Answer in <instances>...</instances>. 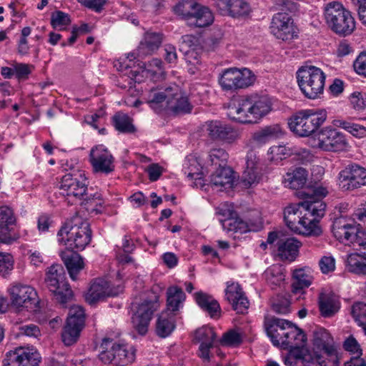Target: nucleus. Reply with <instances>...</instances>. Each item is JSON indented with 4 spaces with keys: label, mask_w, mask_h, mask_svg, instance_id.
<instances>
[{
    "label": "nucleus",
    "mask_w": 366,
    "mask_h": 366,
    "mask_svg": "<svg viewBox=\"0 0 366 366\" xmlns=\"http://www.w3.org/2000/svg\"><path fill=\"white\" fill-rule=\"evenodd\" d=\"M176 15L191 27L203 28L210 26L214 19L212 11L194 0H182L174 7Z\"/></svg>",
    "instance_id": "nucleus-7"
},
{
    "label": "nucleus",
    "mask_w": 366,
    "mask_h": 366,
    "mask_svg": "<svg viewBox=\"0 0 366 366\" xmlns=\"http://www.w3.org/2000/svg\"><path fill=\"white\" fill-rule=\"evenodd\" d=\"M122 287L114 286L106 276L94 278L86 292L85 300L89 305H94L107 297L117 296L122 292Z\"/></svg>",
    "instance_id": "nucleus-18"
},
{
    "label": "nucleus",
    "mask_w": 366,
    "mask_h": 366,
    "mask_svg": "<svg viewBox=\"0 0 366 366\" xmlns=\"http://www.w3.org/2000/svg\"><path fill=\"white\" fill-rule=\"evenodd\" d=\"M60 257L69 274H77L84 267L83 258L76 252L62 251Z\"/></svg>",
    "instance_id": "nucleus-37"
},
{
    "label": "nucleus",
    "mask_w": 366,
    "mask_h": 366,
    "mask_svg": "<svg viewBox=\"0 0 366 366\" xmlns=\"http://www.w3.org/2000/svg\"><path fill=\"white\" fill-rule=\"evenodd\" d=\"M226 300L238 314H246L249 302L238 283L228 284L225 290Z\"/></svg>",
    "instance_id": "nucleus-25"
},
{
    "label": "nucleus",
    "mask_w": 366,
    "mask_h": 366,
    "mask_svg": "<svg viewBox=\"0 0 366 366\" xmlns=\"http://www.w3.org/2000/svg\"><path fill=\"white\" fill-rule=\"evenodd\" d=\"M351 313L359 326L366 325V304L363 302L354 304Z\"/></svg>",
    "instance_id": "nucleus-47"
},
{
    "label": "nucleus",
    "mask_w": 366,
    "mask_h": 366,
    "mask_svg": "<svg viewBox=\"0 0 366 366\" xmlns=\"http://www.w3.org/2000/svg\"><path fill=\"white\" fill-rule=\"evenodd\" d=\"M233 1V0H215V6L222 14L229 16Z\"/></svg>",
    "instance_id": "nucleus-64"
},
{
    "label": "nucleus",
    "mask_w": 366,
    "mask_h": 366,
    "mask_svg": "<svg viewBox=\"0 0 366 366\" xmlns=\"http://www.w3.org/2000/svg\"><path fill=\"white\" fill-rule=\"evenodd\" d=\"M343 347L353 355L350 360L352 358H360L362 354L360 344L353 336H350L345 340Z\"/></svg>",
    "instance_id": "nucleus-51"
},
{
    "label": "nucleus",
    "mask_w": 366,
    "mask_h": 366,
    "mask_svg": "<svg viewBox=\"0 0 366 366\" xmlns=\"http://www.w3.org/2000/svg\"><path fill=\"white\" fill-rule=\"evenodd\" d=\"M256 76L247 68L230 67L224 69L219 76L221 89L225 92H236L252 86Z\"/></svg>",
    "instance_id": "nucleus-17"
},
{
    "label": "nucleus",
    "mask_w": 366,
    "mask_h": 366,
    "mask_svg": "<svg viewBox=\"0 0 366 366\" xmlns=\"http://www.w3.org/2000/svg\"><path fill=\"white\" fill-rule=\"evenodd\" d=\"M307 179V171L304 168L298 167L296 168L292 173H287L284 183L285 187H288L292 189L298 190L301 189L302 190L298 192V195L300 196V192L305 191L312 193V189H316V188H304ZM319 188L320 187H317V189Z\"/></svg>",
    "instance_id": "nucleus-31"
},
{
    "label": "nucleus",
    "mask_w": 366,
    "mask_h": 366,
    "mask_svg": "<svg viewBox=\"0 0 366 366\" xmlns=\"http://www.w3.org/2000/svg\"><path fill=\"white\" fill-rule=\"evenodd\" d=\"M327 114L325 109H302L289 119L292 132L300 137H309L317 131L326 121Z\"/></svg>",
    "instance_id": "nucleus-8"
},
{
    "label": "nucleus",
    "mask_w": 366,
    "mask_h": 366,
    "mask_svg": "<svg viewBox=\"0 0 366 366\" xmlns=\"http://www.w3.org/2000/svg\"><path fill=\"white\" fill-rule=\"evenodd\" d=\"M332 230L339 241L353 247H360V249L365 250L364 254L366 255V232L359 224L356 225L347 218L340 217L335 219Z\"/></svg>",
    "instance_id": "nucleus-13"
},
{
    "label": "nucleus",
    "mask_w": 366,
    "mask_h": 366,
    "mask_svg": "<svg viewBox=\"0 0 366 366\" xmlns=\"http://www.w3.org/2000/svg\"><path fill=\"white\" fill-rule=\"evenodd\" d=\"M16 357L19 366H39L41 357L34 348H17Z\"/></svg>",
    "instance_id": "nucleus-38"
},
{
    "label": "nucleus",
    "mask_w": 366,
    "mask_h": 366,
    "mask_svg": "<svg viewBox=\"0 0 366 366\" xmlns=\"http://www.w3.org/2000/svg\"><path fill=\"white\" fill-rule=\"evenodd\" d=\"M113 123L115 128L121 132L131 133L134 132L132 119L124 113L115 114L113 117Z\"/></svg>",
    "instance_id": "nucleus-43"
},
{
    "label": "nucleus",
    "mask_w": 366,
    "mask_h": 366,
    "mask_svg": "<svg viewBox=\"0 0 366 366\" xmlns=\"http://www.w3.org/2000/svg\"><path fill=\"white\" fill-rule=\"evenodd\" d=\"M232 9L230 11L229 16L232 17H239L247 16L249 11L250 8L249 4L244 0H233Z\"/></svg>",
    "instance_id": "nucleus-50"
},
{
    "label": "nucleus",
    "mask_w": 366,
    "mask_h": 366,
    "mask_svg": "<svg viewBox=\"0 0 366 366\" xmlns=\"http://www.w3.org/2000/svg\"><path fill=\"white\" fill-rule=\"evenodd\" d=\"M14 258L9 253L0 252V272L11 271L14 267Z\"/></svg>",
    "instance_id": "nucleus-60"
},
{
    "label": "nucleus",
    "mask_w": 366,
    "mask_h": 366,
    "mask_svg": "<svg viewBox=\"0 0 366 366\" xmlns=\"http://www.w3.org/2000/svg\"><path fill=\"white\" fill-rule=\"evenodd\" d=\"M276 38L282 41H290L298 36L299 30L290 15L282 16L281 13L276 14Z\"/></svg>",
    "instance_id": "nucleus-27"
},
{
    "label": "nucleus",
    "mask_w": 366,
    "mask_h": 366,
    "mask_svg": "<svg viewBox=\"0 0 366 366\" xmlns=\"http://www.w3.org/2000/svg\"><path fill=\"white\" fill-rule=\"evenodd\" d=\"M295 335H291L290 340H285L290 348L283 360L287 366H315L312 352L303 345L306 342V335L296 326Z\"/></svg>",
    "instance_id": "nucleus-10"
},
{
    "label": "nucleus",
    "mask_w": 366,
    "mask_h": 366,
    "mask_svg": "<svg viewBox=\"0 0 366 366\" xmlns=\"http://www.w3.org/2000/svg\"><path fill=\"white\" fill-rule=\"evenodd\" d=\"M298 85L308 99H315L323 93L325 75L318 67L302 66L297 71Z\"/></svg>",
    "instance_id": "nucleus-11"
},
{
    "label": "nucleus",
    "mask_w": 366,
    "mask_h": 366,
    "mask_svg": "<svg viewBox=\"0 0 366 366\" xmlns=\"http://www.w3.org/2000/svg\"><path fill=\"white\" fill-rule=\"evenodd\" d=\"M319 308L324 317H332L340 309L339 302L332 296L320 294L319 297Z\"/></svg>",
    "instance_id": "nucleus-39"
},
{
    "label": "nucleus",
    "mask_w": 366,
    "mask_h": 366,
    "mask_svg": "<svg viewBox=\"0 0 366 366\" xmlns=\"http://www.w3.org/2000/svg\"><path fill=\"white\" fill-rule=\"evenodd\" d=\"M159 295L155 288H152L144 294L140 302L132 304V324L139 335H144L147 333L149 322L159 307Z\"/></svg>",
    "instance_id": "nucleus-6"
},
{
    "label": "nucleus",
    "mask_w": 366,
    "mask_h": 366,
    "mask_svg": "<svg viewBox=\"0 0 366 366\" xmlns=\"http://www.w3.org/2000/svg\"><path fill=\"white\" fill-rule=\"evenodd\" d=\"M81 330V328L66 323L61 332V340L64 344L66 346H71L76 343Z\"/></svg>",
    "instance_id": "nucleus-44"
},
{
    "label": "nucleus",
    "mask_w": 366,
    "mask_h": 366,
    "mask_svg": "<svg viewBox=\"0 0 366 366\" xmlns=\"http://www.w3.org/2000/svg\"><path fill=\"white\" fill-rule=\"evenodd\" d=\"M86 314L84 309L79 305H74L69 308L66 324L83 329L85 325Z\"/></svg>",
    "instance_id": "nucleus-42"
},
{
    "label": "nucleus",
    "mask_w": 366,
    "mask_h": 366,
    "mask_svg": "<svg viewBox=\"0 0 366 366\" xmlns=\"http://www.w3.org/2000/svg\"><path fill=\"white\" fill-rule=\"evenodd\" d=\"M346 267L349 272L356 274H366V259L357 253L348 255Z\"/></svg>",
    "instance_id": "nucleus-41"
},
{
    "label": "nucleus",
    "mask_w": 366,
    "mask_h": 366,
    "mask_svg": "<svg viewBox=\"0 0 366 366\" xmlns=\"http://www.w3.org/2000/svg\"><path fill=\"white\" fill-rule=\"evenodd\" d=\"M193 341L194 343L199 344V357L209 362L210 349L219 344V340L214 328L209 326L198 328L194 332Z\"/></svg>",
    "instance_id": "nucleus-22"
},
{
    "label": "nucleus",
    "mask_w": 366,
    "mask_h": 366,
    "mask_svg": "<svg viewBox=\"0 0 366 366\" xmlns=\"http://www.w3.org/2000/svg\"><path fill=\"white\" fill-rule=\"evenodd\" d=\"M319 266L323 274L332 272L335 269V259L332 256H324L319 261Z\"/></svg>",
    "instance_id": "nucleus-57"
},
{
    "label": "nucleus",
    "mask_w": 366,
    "mask_h": 366,
    "mask_svg": "<svg viewBox=\"0 0 366 366\" xmlns=\"http://www.w3.org/2000/svg\"><path fill=\"white\" fill-rule=\"evenodd\" d=\"M296 325L287 320L276 317V346L288 348V343L291 335H295Z\"/></svg>",
    "instance_id": "nucleus-33"
},
{
    "label": "nucleus",
    "mask_w": 366,
    "mask_h": 366,
    "mask_svg": "<svg viewBox=\"0 0 366 366\" xmlns=\"http://www.w3.org/2000/svg\"><path fill=\"white\" fill-rule=\"evenodd\" d=\"M100 348L102 351L99 357L104 364L124 366L134 361V350L132 347L128 349L127 345L117 343L112 339L104 338Z\"/></svg>",
    "instance_id": "nucleus-16"
},
{
    "label": "nucleus",
    "mask_w": 366,
    "mask_h": 366,
    "mask_svg": "<svg viewBox=\"0 0 366 366\" xmlns=\"http://www.w3.org/2000/svg\"><path fill=\"white\" fill-rule=\"evenodd\" d=\"M15 222L16 218L13 210L7 206L0 207V228L1 229H8Z\"/></svg>",
    "instance_id": "nucleus-46"
},
{
    "label": "nucleus",
    "mask_w": 366,
    "mask_h": 366,
    "mask_svg": "<svg viewBox=\"0 0 366 366\" xmlns=\"http://www.w3.org/2000/svg\"><path fill=\"white\" fill-rule=\"evenodd\" d=\"M317 137L318 147L326 152L342 151L347 145L345 135L330 127L320 129L317 132Z\"/></svg>",
    "instance_id": "nucleus-20"
},
{
    "label": "nucleus",
    "mask_w": 366,
    "mask_h": 366,
    "mask_svg": "<svg viewBox=\"0 0 366 366\" xmlns=\"http://www.w3.org/2000/svg\"><path fill=\"white\" fill-rule=\"evenodd\" d=\"M272 108L267 95L252 94L233 99L228 107V117L244 124H255L267 115Z\"/></svg>",
    "instance_id": "nucleus-2"
},
{
    "label": "nucleus",
    "mask_w": 366,
    "mask_h": 366,
    "mask_svg": "<svg viewBox=\"0 0 366 366\" xmlns=\"http://www.w3.org/2000/svg\"><path fill=\"white\" fill-rule=\"evenodd\" d=\"M45 282L56 301L60 305H64L72 298L73 292L65 276H47Z\"/></svg>",
    "instance_id": "nucleus-24"
},
{
    "label": "nucleus",
    "mask_w": 366,
    "mask_h": 366,
    "mask_svg": "<svg viewBox=\"0 0 366 366\" xmlns=\"http://www.w3.org/2000/svg\"><path fill=\"white\" fill-rule=\"evenodd\" d=\"M89 162L94 172L108 174L114 169V158L102 145L94 147L90 152Z\"/></svg>",
    "instance_id": "nucleus-21"
},
{
    "label": "nucleus",
    "mask_w": 366,
    "mask_h": 366,
    "mask_svg": "<svg viewBox=\"0 0 366 366\" xmlns=\"http://www.w3.org/2000/svg\"><path fill=\"white\" fill-rule=\"evenodd\" d=\"M241 342L242 339L239 334L234 330L224 333L222 337L219 340V343L222 345H232L239 344Z\"/></svg>",
    "instance_id": "nucleus-56"
},
{
    "label": "nucleus",
    "mask_w": 366,
    "mask_h": 366,
    "mask_svg": "<svg viewBox=\"0 0 366 366\" xmlns=\"http://www.w3.org/2000/svg\"><path fill=\"white\" fill-rule=\"evenodd\" d=\"M88 183L86 172L75 170L62 177L59 184L60 194L66 197L69 204H75L86 194Z\"/></svg>",
    "instance_id": "nucleus-14"
},
{
    "label": "nucleus",
    "mask_w": 366,
    "mask_h": 366,
    "mask_svg": "<svg viewBox=\"0 0 366 366\" xmlns=\"http://www.w3.org/2000/svg\"><path fill=\"white\" fill-rule=\"evenodd\" d=\"M350 102L354 109L362 111L366 108V93L354 92L350 96Z\"/></svg>",
    "instance_id": "nucleus-52"
},
{
    "label": "nucleus",
    "mask_w": 366,
    "mask_h": 366,
    "mask_svg": "<svg viewBox=\"0 0 366 366\" xmlns=\"http://www.w3.org/2000/svg\"><path fill=\"white\" fill-rule=\"evenodd\" d=\"M274 315L267 313L264 317V328L270 338L272 343L274 345Z\"/></svg>",
    "instance_id": "nucleus-59"
},
{
    "label": "nucleus",
    "mask_w": 366,
    "mask_h": 366,
    "mask_svg": "<svg viewBox=\"0 0 366 366\" xmlns=\"http://www.w3.org/2000/svg\"><path fill=\"white\" fill-rule=\"evenodd\" d=\"M175 328L174 314L167 311L162 312L157 318L156 332L159 337H168Z\"/></svg>",
    "instance_id": "nucleus-36"
},
{
    "label": "nucleus",
    "mask_w": 366,
    "mask_h": 366,
    "mask_svg": "<svg viewBox=\"0 0 366 366\" xmlns=\"http://www.w3.org/2000/svg\"><path fill=\"white\" fill-rule=\"evenodd\" d=\"M276 11L277 14L281 13L282 16L289 15L288 13L295 14L298 11V4L292 0H277Z\"/></svg>",
    "instance_id": "nucleus-48"
},
{
    "label": "nucleus",
    "mask_w": 366,
    "mask_h": 366,
    "mask_svg": "<svg viewBox=\"0 0 366 366\" xmlns=\"http://www.w3.org/2000/svg\"><path fill=\"white\" fill-rule=\"evenodd\" d=\"M15 76L19 79H24L31 72L33 66L30 64L16 63L14 64Z\"/></svg>",
    "instance_id": "nucleus-58"
},
{
    "label": "nucleus",
    "mask_w": 366,
    "mask_h": 366,
    "mask_svg": "<svg viewBox=\"0 0 366 366\" xmlns=\"http://www.w3.org/2000/svg\"><path fill=\"white\" fill-rule=\"evenodd\" d=\"M195 300L199 307L212 319H219L221 316L222 310L219 302L211 295L199 292L194 295Z\"/></svg>",
    "instance_id": "nucleus-32"
},
{
    "label": "nucleus",
    "mask_w": 366,
    "mask_h": 366,
    "mask_svg": "<svg viewBox=\"0 0 366 366\" xmlns=\"http://www.w3.org/2000/svg\"><path fill=\"white\" fill-rule=\"evenodd\" d=\"M259 168L258 158L253 151L247 153L246 167L242 174V182L246 187L257 184L259 179Z\"/></svg>",
    "instance_id": "nucleus-29"
},
{
    "label": "nucleus",
    "mask_w": 366,
    "mask_h": 366,
    "mask_svg": "<svg viewBox=\"0 0 366 366\" xmlns=\"http://www.w3.org/2000/svg\"><path fill=\"white\" fill-rule=\"evenodd\" d=\"M234 179V172L229 167L217 168L211 176V187L217 192H227L233 187Z\"/></svg>",
    "instance_id": "nucleus-28"
},
{
    "label": "nucleus",
    "mask_w": 366,
    "mask_h": 366,
    "mask_svg": "<svg viewBox=\"0 0 366 366\" xmlns=\"http://www.w3.org/2000/svg\"><path fill=\"white\" fill-rule=\"evenodd\" d=\"M206 131L209 137L212 139L231 142L235 137V134L231 127L219 121L207 122Z\"/></svg>",
    "instance_id": "nucleus-30"
},
{
    "label": "nucleus",
    "mask_w": 366,
    "mask_h": 366,
    "mask_svg": "<svg viewBox=\"0 0 366 366\" xmlns=\"http://www.w3.org/2000/svg\"><path fill=\"white\" fill-rule=\"evenodd\" d=\"M182 39L180 50L184 54L186 61L196 66L200 62V56L196 51L197 37L193 35H184Z\"/></svg>",
    "instance_id": "nucleus-35"
},
{
    "label": "nucleus",
    "mask_w": 366,
    "mask_h": 366,
    "mask_svg": "<svg viewBox=\"0 0 366 366\" xmlns=\"http://www.w3.org/2000/svg\"><path fill=\"white\" fill-rule=\"evenodd\" d=\"M162 41V35L157 32H147L141 41L137 51L139 57L148 55L156 51Z\"/></svg>",
    "instance_id": "nucleus-34"
},
{
    "label": "nucleus",
    "mask_w": 366,
    "mask_h": 366,
    "mask_svg": "<svg viewBox=\"0 0 366 366\" xmlns=\"http://www.w3.org/2000/svg\"><path fill=\"white\" fill-rule=\"evenodd\" d=\"M182 171L188 180L194 181L193 187H202L204 184V168L202 165L200 159L194 154L186 157L183 164Z\"/></svg>",
    "instance_id": "nucleus-26"
},
{
    "label": "nucleus",
    "mask_w": 366,
    "mask_h": 366,
    "mask_svg": "<svg viewBox=\"0 0 366 366\" xmlns=\"http://www.w3.org/2000/svg\"><path fill=\"white\" fill-rule=\"evenodd\" d=\"M314 351L315 365L338 366L339 361L337 351L332 345L330 333L324 328H318L313 332Z\"/></svg>",
    "instance_id": "nucleus-12"
},
{
    "label": "nucleus",
    "mask_w": 366,
    "mask_h": 366,
    "mask_svg": "<svg viewBox=\"0 0 366 366\" xmlns=\"http://www.w3.org/2000/svg\"><path fill=\"white\" fill-rule=\"evenodd\" d=\"M136 54L132 52L114 62L117 70L129 78L128 84L130 87L133 83L142 82L144 77L150 76L152 79L157 80L163 76L164 70L160 59H154L146 66L144 64H136Z\"/></svg>",
    "instance_id": "nucleus-4"
},
{
    "label": "nucleus",
    "mask_w": 366,
    "mask_h": 366,
    "mask_svg": "<svg viewBox=\"0 0 366 366\" xmlns=\"http://www.w3.org/2000/svg\"><path fill=\"white\" fill-rule=\"evenodd\" d=\"M312 192H300V197L305 200L297 205L287 207L284 210V220L287 227L297 234L317 237L322 232L319 222L326 210V204L322 199L327 192L325 188Z\"/></svg>",
    "instance_id": "nucleus-1"
},
{
    "label": "nucleus",
    "mask_w": 366,
    "mask_h": 366,
    "mask_svg": "<svg viewBox=\"0 0 366 366\" xmlns=\"http://www.w3.org/2000/svg\"><path fill=\"white\" fill-rule=\"evenodd\" d=\"M70 23V19L68 14L58 11L53 14L51 16V25L54 29H64Z\"/></svg>",
    "instance_id": "nucleus-53"
},
{
    "label": "nucleus",
    "mask_w": 366,
    "mask_h": 366,
    "mask_svg": "<svg viewBox=\"0 0 366 366\" xmlns=\"http://www.w3.org/2000/svg\"><path fill=\"white\" fill-rule=\"evenodd\" d=\"M338 184L342 191H350L366 185V169L358 164L347 165L339 174Z\"/></svg>",
    "instance_id": "nucleus-19"
},
{
    "label": "nucleus",
    "mask_w": 366,
    "mask_h": 366,
    "mask_svg": "<svg viewBox=\"0 0 366 366\" xmlns=\"http://www.w3.org/2000/svg\"><path fill=\"white\" fill-rule=\"evenodd\" d=\"M295 278L292 283V291L293 293L297 294L307 288L311 285L310 280H302L300 276H294Z\"/></svg>",
    "instance_id": "nucleus-63"
},
{
    "label": "nucleus",
    "mask_w": 366,
    "mask_h": 366,
    "mask_svg": "<svg viewBox=\"0 0 366 366\" xmlns=\"http://www.w3.org/2000/svg\"><path fill=\"white\" fill-rule=\"evenodd\" d=\"M91 239L89 224L79 216H75L67 221L57 233L59 244L71 250H83L89 244Z\"/></svg>",
    "instance_id": "nucleus-5"
},
{
    "label": "nucleus",
    "mask_w": 366,
    "mask_h": 366,
    "mask_svg": "<svg viewBox=\"0 0 366 366\" xmlns=\"http://www.w3.org/2000/svg\"><path fill=\"white\" fill-rule=\"evenodd\" d=\"M147 102L155 112L169 111L174 113H189L192 104L188 97L177 86L152 89Z\"/></svg>",
    "instance_id": "nucleus-3"
},
{
    "label": "nucleus",
    "mask_w": 366,
    "mask_h": 366,
    "mask_svg": "<svg viewBox=\"0 0 366 366\" xmlns=\"http://www.w3.org/2000/svg\"><path fill=\"white\" fill-rule=\"evenodd\" d=\"M133 244H130L129 240L124 239L123 242L124 253L117 255V259L120 267L132 266L133 264L132 258L127 254L133 249Z\"/></svg>",
    "instance_id": "nucleus-49"
},
{
    "label": "nucleus",
    "mask_w": 366,
    "mask_h": 366,
    "mask_svg": "<svg viewBox=\"0 0 366 366\" xmlns=\"http://www.w3.org/2000/svg\"><path fill=\"white\" fill-rule=\"evenodd\" d=\"M11 305L21 311L37 312L40 310V300L36 290L21 283H13L7 288Z\"/></svg>",
    "instance_id": "nucleus-15"
},
{
    "label": "nucleus",
    "mask_w": 366,
    "mask_h": 366,
    "mask_svg": "<svg viewBox=\"0 0 366 366\" xmlns=\"http://www.w3.org/2000/svg\"><path fill=\"white\" fill-rule=\"evenodd\" d=\"M185 299L182 289L177 287H169L167 290V309L170 312L177 311Z\"/></svg>",
    "instance_id": "nucleus-40"
},
{
    "label": "nucleus",
    "mask_w": 366,
    "mask_h": 366,
    "mask_svg": "<svg viewBox=\"0 0 366 366\" xmlns=\"http://www.w3.org/2000/svg\"><path fill=\"white\" fill-rule=\"evenodd\" d=\"M278 256L281 259L294 261L298 255L301 242L286 231H276Z\"/></svg>",
    "instance_id": "nucleus-23"
},
{
    "label": "nucleus",
    "mask_w": 366,
    "mask_h": 366,
    "mask_svg": "<svg viewBox=\"0 0 366 366\" xmlns=\"http://www.w3.org/2000/svg\"><path fill=\"white\" fill-rule=\"evenodd\" d=\"M20 334L28 337H38L41 335L39 328L34 325H24L19 327Z\"/></svg>",
    "instance_id": "nucleus-62"
},
{
    "label": "nucleus",
    "mask_w": 366,
    "mask_h": 366,
    "mask_svg": "<svg viewBox=\"0 0 366 366\" xmlns=\"http://www.w3.org/2000/svg\"><path fill=\"white\" fill-rule=\"evenodd\" d=\"M325 17L330 29L340 36L350 35L355 29V21L350 11L339 2L333 1L327 4Z\"/></svg>",
    "instance_id": "nucleus-9"
},
{
    "label": "nucleus",
    "mask_w": 366,
    "mask_h": 366,
    "mask_svg": "<svg viewBox=\"0 0 366 366\" xmlns=\"http://www.w3.org/2000/svg\"><path fill=\"white\" fill-rule=\"evenodd\" d=\"M228 158L227 153L222 149L216 148L209 152V160L207 165L218 167V168L225 167Z\"/></svg>",
    "instance_id": "nucleus-45"
},
{
    "label": "nucleus",
    "mask_w": 366,
    "mask_h": 366,
    "mask_svg": "<svg viewBox=\"0 0 366 366\" xmlns=\"http://www.w3.org/2000/svg\"><path fill=\"white\" fill-rule=\"evenodd\" d=\"M355 71L366 77V51L362 52L353 63Z\"/></svg>",
    "instance_id": "nucleus-61"
},
{
    "label": "nucleus",
    "mask_w": 366,
    "mask_h": 366,
    "mask_svg": "<svg viewBox=\"0 0 366 366\" xmlns=\"http://www.w3.org/2000/svg\"><path fill=\"white\" fill-rule=\"evenodd\" d=\"M274 137V127H266L254 134V140L259 144H265L273 139Z\"/></svg>",
    "instance_id": "nucleus-54"
},
{
    "label": "nucleus",
    "mask_w": 366,
    "mask_h": 366,
    "mask_svg": "<svg viewBox=\"0 0 366 366\" xmlns=\"http://www.w3.org/2000/svg\"><path fill=\"white\" fill-rule=\"evenodd\" d=\"M289 296L285 295H278L276 297V313L287 314L290 312V301Z\"/></svg>",
    "instance_id": "nucleus-55"
}]
</instances>
